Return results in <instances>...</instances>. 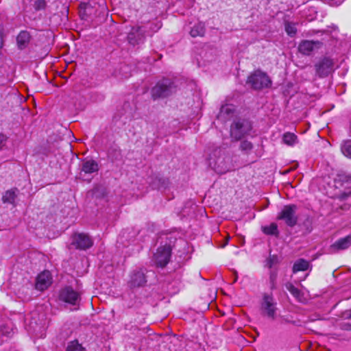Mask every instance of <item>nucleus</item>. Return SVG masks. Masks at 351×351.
<instances>
[{
    "label": "nucleus",
    "mask_w": 351,
    "mask_h": 351,
    "mask_svg": "<svg viewBox=\"0 0 351 351\" xmlns=\"http://www.w3.org/2000/svg\"><path fill=\"white\" fill-rule=\"evenodd\" d=\"M209 165L217 173L223 174L231 169L230 158L226 156L225 151L221 148L214 149L210 154Z\"/></svg>",
    "instance_id": "f257e3e1"
},
{
    "label": "nucleus",
    "mask_w": 351,
    "mask_h": 351,
    "mask_svg": "<svg viewBox=\"0 0 351 351\" xmlns=\"http://www.w3.org/2000/svg\"><path fill=\"white\" fill-rule=\"evenodd\" d=\"M176 90L174 83L169 79H162L159 81L152 89V95L154 99L168 97Z\"/></svg>",
    "instance_id": "f03ea898"
},
{
    "label": "nucleus",
    "mask_w": 351,
    "mask_h": 351,
    "mask_svg": "<svg viewBox=\"0 0 351 351\" xmlns=\"http://www.w3.org/2000/svg\"><path fill=\"white\" fill-rule=\"evenodd\" d=\"M247 83L251 85L252 88L260 90L269 87L271 81L265 73L257 70L248 77Z\"/></svg>",
    "instance_id": "7ed1b4c3"
},
{
    "label": "nucleus",
    "mask_w": 351,
    "mask_h": 351,
    "mask_svg": "<svg viewBox=\"0 0 351 351\" xmlns=\"http://www.w3.org/2000/svg\"><path fill=\"white\" fill-rule=\"evenodd\" d=\"M261 309L263 315L274 319L277 311V302L273 295L264 293L261 303Z\"/></svg>",
    "instance_id": "20e7f679"
},
{
    "label": "nucleus",
    "mask_w": 351,
    "mask_h": 351,
    "mask_svg": "<svg viewBox=\"0 0 351 351\" xmlns=\"http://www.w3.org/2000/svg\"><path fill=\"white\" fill-rule=\"evenodd\" d=\"M251 130L252 125L248 121L239 120L231 125L230 135L235 141H239L248 134Z\"/></svg>",
    "instance_id": "39448f33"
},
{
    "label": "nucleus",
    "mask_w": 351,
    "mask_h": 351,
    "mask_svg": "<svg viewBox=\"0 0 351 351\" xmlns=\"http://www.w3.org/2000/svg\"><path fill=\"white\" fill-rule=\"evenodd\" d=\"M297 206L294 204L286 205L278 216V219H282L289 226H293L297 223L295 212Z\"/></svg>",
    "instance_id": "423d86ee"
},
{
    "label": "nucleus",
    "mask_w": 351,
    "mask_h": 351,
    "mask_svg": "<svg viewBox=\"0 0 351 351\" xmlns=\"http://www.w3.org/2000/svg\"><path fill=\"white\" fill-rule=\"evenodd\" d=\"M171 254V248L165 245L158 248L154 256L155 264L160 267H164L169 263Z\"/></svg>",
    "instance_id": "0eeeda50"
},
{
    "label": "nucleus",
    "mask_w": 351,
    "mask_h": 351,
    "mask_svg": "<svg viewBox=\"0 0 351 351\" xmlns=\"http://www.w3.org/2000/svg\"><path fill=\"white\" fill-rule=\"evenodd\" d=\"M59 298L60 300L72 305H77L80 301V294L70 287L62 289Z\"/></svg>",
    "instance_id": "6e6552de"
},
{
    "label": "nucleus",
    "mask_w": 351,
    "mask_h": 351,
    "mask_svg": "<svg viewBox=\"0 0 351 351\" xmlns=\"http://www.w3.org/2000/svg\"><path fill=\"white\" fill-rule=\"evenodd\" d=\"M332 60L325 57L315 64L317 74L321 77L328 76L333 70Z\"/></svg>",
    "instance_id": "1a4fd4ad"
},
{
    "label": "nucleus",
    "mask_w": 351,
    "mask_h": 351,
    "mask_svg": "<svg viewBox=\"0 0 351 351\" xmlns=\"http://www.w3.org/2000/svg\"><path fill=\"white\" fill-rule=\"evenodd\" d=\"M146 282L144 271L142 269H136L131 273L128 285L130 288H136L144 286Z\"/></svg>",
    "instance_id": "9d476101"
},
{
    "label": "nucleus",
    "mask_w": 351,
    "mask_h": 351,
    "mask_svg": "<svg viewBox=\"0 0 351 351\" xmlns=\"http://www.w3.org/2000/svg\"><path fill=\"white\" fill-rule=\"evenodd\" d=\"M72 243L76 248L86 250L93 245V241L88 234L77 233L73 235Z\"/></svg>",
    "instance_id": "9b49d317"
},
{
    "label": "nucleus",
    "mask_w": 351,
    "mask_h": 351,
    "mask_svg": "<svg viewBox=\"0 0 351 351\" xmlns=\"http://www.w3.org/2000/svg\"><path fill=\"white\" fill-rule=\"evenodd\" d=\"M351 246V234L346 237L341 238L330 245L328 248L329 254H335L339 251L345 250Z\"/></svg>",
    "instance_id": "f8f14e48"
},
{
    "label": "nucleus",
    "mask_w": 351,
    "mask_h": 351,
    "mask_svg": "<svg viewBox=\"0 0 351 351\" xmlns=\"http://www.w3.org/2000/svg\"><path fill=\"white\" fill-rule=\"evenodd\" d=\"M322 43L319 41L304 40L298 46L299 51L304 55H310L314 50L321 48Z\"/></svg>",
    "instance_id": "ddd939ff"
},
{
    "label": "nucleus",
    "mask_w": 351,
    "mask_h": 351,
    "mask_svg": "<svg viewBox=\"0 0 351 351\" xmlns=\"http://www.w3.org/2000/svg\"><path fill=\"white\" fill-rule=\"evenodd\" d=\"M52 282V278L49 271H44L38 274L36 281V289L39 291L47 289Z\"/></svg>",
    "instance_id": "4468645a"
},
{
    "label": "nucleus",
    "mask_w": 351,
    "mask_h": 351,
    "mask_svg": "<svg viewBox=\"0 0 351 351\" xmlns=\"http://www.w3.org/2000/svg\"><path fill=\"white\" fill-rule=\"evenodd\" d=\"M144 38V34L140 27H133L128 35L129 42L132 45L138 44Z\"/></svg>",
    "instance_id": "2eb2a0df"
},
{
    "label": "nucleus",
    "mask_w": 351,
    "mask_h": 351,
    "mask_svg": "<svg viewBox=\"0 0 351 351\" xmlns=\"http://www.w3.org/2000/svg\"><path fill=\"white\" fill-rule=\"evenodd\" d=\"M234 112V108L232 105L226 104L221 106L218 118L223 121H226L232 117Z\"/></svg>",
    "instance_id": "dca6fc26"
},
{
    "label": "nucleus",
    "mask_w": 351,
    "mask_h": 351,
    "mask_svg": "<svg viewBox=\"0 0 351 351\" xmlns=\"http://www.w3.org/2000/svg\"><path fill=\"white\" fill-rule=\"evenodd\" d=\"M98 171V165L94 160H86L83 162L82 167V171L80 173V176H82L84 173V174L92 173L94 172H97Z\"/></svg>",
    "instance_id": "f3484780"
},
{
    "label": "nucleus",
    "mask_w": 351,
    "mask_h": 351,
    "mask_svg": "<svg viewBox=\"0 0 351 351\" xmlns=\"http://www.w3.org/2000/svg\"><path fill=\"white\" fill-rule=\"evenodd\" d=\"M17 189H12L6 191L2 197V201L4 204H14L17 196Z\"/></svg>",
    "instance_id": "a211bd4d"
},
{
    "label": "nucleus",
    "mask_w": 351,
    "mask_h": 351,
    "mask_svg": "<svg viewBox=\"0 0 351 351\" xmlns=\"http://www.w3.org/2000/svg\"><path fill=\"white\" fill-rule=\"evenodd\" d=\"M310 267L309 262L304 258L297 260L293 266V272L297 273L301 271H306Z\"/></svg>",
    "instance_id": "6ab92c4d"
},
{
    "label": "nucleus",
    "mask_w": 351,
    "mask_h": 351,
    "mask_svg": "<svg viewBox=\"0 0 351 351\" xmlns=\"http://www.w3.org/2000/svg\"><path fill=\"white\" fill-rule=\"evenodd\" d=\"M205 33L204 23L199 22L195 24L190 32V35L192 37L203 36Z\"/></svg>",
    "instance_id": "aec40b11"
},
{
    "label": "nucleus",
    "mask_w": 351,
    "mask_h": 351,
    "mask_svg": "<svg viewBox=\"0 0 351 351\" xmlns=\"http://www.w3.org/2000/svg\"><path fill=\"white\" fill-rule=\"evenodd\" d=\"M285 286L287 289L293 295V297L296 298L297 300L299 302L303 301L304 295L300 290L290 282L287 283Z\"/></svg>",
    "instance_id": "412c9836"
},
{
    "label": "nucleus",
    "mask_w": 351,
    "mask_h": 351,
    "mask_svg": "<svg viewBox=\"0 0 351 351\" xmlns=\"http://www.w3.org/2000/svg\"><path fill=\"white\" fill-rule=\"evenodd\" d=\"M30 35L26 31H22L19 33L17 36V43L19 47L22 49L25 47L27 44L29 42Z\"/></svg>",
    "instance_id": "4be33fe9"
},
{
    "label": "nucleus",
    "mask_w": 351,
    "mask_h": 351,
    "mask_svg": "<svg viewBox=\"0 0 351 351\" xmlns=\"http://www.w3.org/2000/svg\"><path fill=\"white\" fill-rule=\"evenodd\" d=\"M285 32L291 36L293 37L297 33L296 23L292 22H285Z\"/></svg>",
    "instance_id": "5701e85b"
},
{
    "label": "nucleus",
    "mask_w": 351,
    "mask_h": 351,
    "mask_svg": "<svg viewBox=\"0 0 351 351\" xmlns=\"http://www.w3.org/2000/svg\"><path fill=\"white\" fill-rule=\"evenodd\" d=\"M297 141V136L293 133L287 132L283 135V141L288 145H293Z\"/></svg>",
    "instance_id": "b1692460"
},
{
    "label": "nucleus",
    "mask_w": 351,
    "mask_h": 351,
    "mask_svg": "<svg viewBox=\"0 0 351 351\" xmlns=\"http://www.w3.org/2000/svg\"><path fill=\"white\" fill-rule=\"evenodd\" d=\"M263 231L265 234L268 235H278V227L276 223H271L268 226H265L263 228Z\"/></svg>",
    "instance_id": "393cba45"
},
{
    "label": "nucleus",
    "mask_w": 351,
    "mask_h": 351,
    "mask_svg": "<svg viewBox=\"0 0 351 351\" xmlns=\"http://www.w3.org/2000/svg\"><path fill=\"white\" fill-rule=\"evenodd\" d=\"M341 151L346 156L351 158V140H348L343 143Z\"/></svg>",
    "instance_id": "a878e982"
},
{
    "label": "nucleus",
    "mask_w": 351,
    "mask_h": 351,
    "mask_svg": "<svg viewBox=\"0 0 351 351\" xmlns=\"http://www.w3.org/2000/svg\"><path fill=\"white\" fill-rule=\"evenodd\" d=\"M335 182H339L341 183L351 182V175L341 172L337 175Z\"/></svg>",
    "instance_id": "bb28decb"
},
{
    "label": "nucleus",
    "mask_w": 351,
    "mask_h": 351,
    "mask_svg": "<svg viewBox=\"0 0 351 351\" xmlns=\"http://www.w3.org/2000/svg\"><path fill=\"white\" fill-rule=\"evenodd\" d=\"M82 347L77 341H73L69 343L66 351H82Z\"/></svg>",
    "instance_id": "cd10ccee"
},
{
    "label": "nucleus",
    "mask_w": 351,
    "mask_h": 351,
    "mask_svg": "<svg viewBox=\"0 0 351 351\" xmlns=\"http://www.w3.org/2000/svg\"><path fill=\"white\" fill-rule=\"evenodd\" d=\"M277 272L275 271H272L270 272L269 275V283H270V289L274 290L276 289V280H277Z\"/></svg>",
    "instance_id": "c85d7f7f"
},
{
    "label": "nucleus",
    "mask_w": 351,
    "mask_h": 351,
    "mask_svg": "<svg viewBox=\"0 0 351 351\" xmlns=\"http://www.w3.org/2000/svg\"><path fill=\"white\" fill-rule=\"evenodd\" d=\"M46 2L45 0H36L34 3V8L36 10H40L45 9Z\"/></svg>",
    "instance_id": "c756f323"
},
{
    "label": "nucleus",
    "mask_w": 351,
    "mask_h": 351,
    "mask_svg": "<svg viewBox=\"0 0 351 351\" xmlns=\"http://www.w3.org/2000/svg\"><path fill=\"white\" fill-rule=\"evenodd\" d=\"M241 148L242 150L245 151L250 150L252 148V144L247 141H242L241 143Z\"/></svg>",
    "instance_id": "7c9ffc66"
},
{
    "label": "nucleus",
    "mask_w": 351,
    "mask_h": 351,
    "mask_svg": "<svg viewBox=\"0 0 351 351\" xmlns=\"http://www.w3.org/2000/svg\"><path fill=\"white\" fill-rule=\"evenodd\" d=\"M8 141V137L3 134L0 133V149H2L6 145Z\"/></svg>",
    "instance_id": "2f4dec72"
},
{
    "label": "nucleus",
    "mask_w": 351,
    "mask_h": 351,
    "mask_svg": "<svg viewBox=\"0 0 351 351\" xmlns=\"http://www.w3.org/2000/svg\"><path fill=\"white\" fill-rule=\"evenodd\" d=\"M277 262V258L275 256H269L267 261V265L271 268L273 265Z\"/></svg>",
    "instance_id": "473e14b6"
},
{
    "label": "nucleus",
    "mask_w": 351,
    "mask_h": 351,
    "mask_svg": "<svg viewBox=\"0 0 351 351\" xmlns=\"http://www.w3.org/2000/svg\"><path fill=\"white\" fill-rule=\"evenodd\" d=\"M3 44V27L0 25V48L2 47Z\"/></svg>",
    "instance_id": "72a5a7b5"
},
{
    "label": "nucleus",
    "mask_w": 351,
    "mask_h": 351,
    "mask_svg": "<svg viewBox=\"0 0 351 351\" xmlns=\"http://www.w3.org/2000/svg\"><path fill=\"white\" fill-rule=\"evenodd\" d=\"M345 316L348 318V319H351V310L348 312H347L346 314H345Z\"/></svg>",
    "instance_id": "f704fd0d"
},
{
    "label": "nucleus",
    "mask_w": 351,
    "mask_h": 351,
    "mask_svg": "<svg viewBox=\"0 0 351 351\" xmlns=\"http://www.w3.org/2000/svg\"><path fill=\"white\" fill-rule=\"evenodd\" d=\"M35 336H36V337H38V335H35ZM45 334L44 332H42V333L40 334V335H39V337L43 338V337H45Z\"/></svg>",
    "instance_id": "c9c22d12"
},
{
    "label": "nucleus",
    "mask_w": 351,
    "mask_h": 351,
    "mask_svg": "<svg viewBox=\"0 0 351 351\" xmlns=\"http://www.w3.org/2000/svg\"><path fill=\"white\" fill-rule=\"evenodd\" d=\"M229 239H230V237H228L226 239V243H225L222 247H224L226 245H227V244H228V242Z\"/></svg>",
    "instance_id": "e433bc0d"
},
{
    "label": "nucleus",
    "mask_w": 351,
    "mask_h": 351,
    "mask_svg": "<svg viewBox=\"0 0 351 351\" xmlns=\"http://www.w3.org/2000/svg\"><path fill=\"white\" fill-rule=\"evenodd\" d=\"M237 274H235V278H234V282H236V281H237Z\"/></svg>",
    "instance_id": "4c0bfd02"
},
{
    "label": "nucleus",
    "mask_w": 351,
    "mask_h": 351,
    "mask_svg": "<svg viewBox=\"0 0 351 351\" xmlns=\"http://www.w3.org/2000/svg\"><path fill=\"white\" fill-rule=\"evenodd\" d=\"M347 329H348V328ZM349 329H351V327H350V328H349Z\"/></svg>",
    "instance_id": "58836bf2"
}]
</instances>
